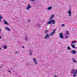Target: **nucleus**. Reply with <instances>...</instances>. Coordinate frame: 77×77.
<instances>
[{"instance_id":"f257e3e1","label":"nucleus","mask_w":77,"mask_h":77,"mask_svg":"<svg viewBox=\"0 0 77 77\" xmlns=\"http://www.w3.org/2000/svg\"><path fill=\"white\" fill-rule=\"evenodd\" d=\"M52 23L53 24H55V20H51L48 22L47 24H51Z\"/></svg>"},{"instance_id":"f03ea898","label":"nucleus","mask_w":77,"mask_h":77,"mask_svg":"<svg viewBox=\"0 0 77 77\" xmlns=\"http://www.w3.org/2000/svg\"><path fill=\"white\" fill-rule=\"evenodd\" d=\"M67 14H69V17H71V9H69V11L67 12Z\"/></svg>"},{"instance_id":"7ed1b4c3","label":"nucleus","mask_w":77,"mask_h":77,"mask_svg":"<svg viewBox=\"0 0 77 77\" xmlns=\"http://www.w3.org/2000/svg\"><path fill=\"white\" fill-rule=\"evenodd\" d=\"M50 35H49L48 34H46L44 37L45 39H46L48 38L49 37H50Z\"/></svg>"},{"instance_id":"20e7f679","label":"nucleus","mask_w":77,"mask_h":77,"mask_svg":"<svg viewBox=\"0 0 77 77\" xmlns=\"http://www.w3.org/2000/svg\"><path fill=\"white\" fill-rule=\"evenodd\" d=\"M59 35L60 38H62V39L63 38V33H62V32L60 33L59 34Z\"/></svg>"},{"instance_id":"39448f33","label":"nucleus","mask_w":77,"mask_h":77,"mask_svg":"<svg viewBox=\"0 0 77 77\" xmlns=\"http://www.w3.org/2000/svg\"><path fill=\"white\" fill-rule=\"evenodd\" d=\"M72 72H71V74H76V72L75 71L74 69H73L71 70Z\"/></svg>"},{"instance_id":"423d86ee","label":"nucleus","mask_w":77,"mask_h":77,"mask_svg":"<svg viewBox=\"0 0 77 77\" xmlns=\"http://www.w3.org/2000/svg\"><path fill=\"white\" fill-rule=\"evenodd\" d=\"M72 60L73 63H77V61L75 60V59H74V58H72Z\"/></svg>"},{"instance_id":"0eeeda50","label":"nucleus","mask_w":77,"mask_h":77,"mask_svg":"<svg viewBox=\"0 0 77 77\" xmlns=\"http://www.w3.org/2000/svg\"><path fill=\"white\" fill-rule=\"evenodd\" d=\"M33 61H34V63H35V64L37 65L38 64V63H37V61H36V59L35 58H33Z\"/></svg>"},{"instance_id":"6e6552de","label":"nucleus","mask_w":77,"mask_h":77,"mask_svg":"<svg viewBox=\"0 0 77 77\" xmlns=\"http://www.w3.org/2000/svg\"><path fill=\"white\" fill-rule=\"evenodd\" d=\"M56 31V29H54L53 32H52L50 34V36H52V35H54V33H55V31Z\"/></svg>"},{"instance_id":"1a4fd4ad","label":"nucleus","mask_w":77,"mask_h":77,"mask_svg":"<svg viewBox=\"0 0 77 77\" xmlns=\"http://www.w3.org/2000/svg\"><path fill=\"white\" fill-rule=\"evenodd\" d=\"M76 52H77L75 50H72L71 51V53H72V54H75L76 53Z\"/></svg>"},{"instance_id":"9d476101","label":"nucleus","mask_w":77,"mask_h":77,"mask_svg":"<svg viewBox=\"0 0 77 77\" xmlns=\"http://www.w3.org/2000/svg\"><path fill=\"white\" fill-rule=\"evenodd\" d=\"M32 53H33V51L32 50H30L29 54L30 56H32Z\"/></svg>"},{"instance_id":"9b49d317","label":"nucleus","mask_w":77,"mask_h":77,"mask_svg":"<svg viewBox=\"0 0 77 77\" xmlns=\"http://www.w3.org/2000/svg\"><path fill=\"white\" fill-rule=\"evenodd\" d=\"M53 17H54V15L52 14V15L51 16V17L49 18V20H51V19H52V18H53Z\"/></svg>"},{"instance_id":"f8f14e48","label":"nucleus","mask_w":77,"mask_h":77,"mask_svg":"<svg viewBox=\"0 0 77 77\" xmlns=\"http://www.w3.org/2000/svg\"><path fill=\"white\" fill-rule=\"evenodd\" d=\"M51 9H52V6H50V7H48L47 8L48 10V11H50V10H51Z\"/></svg>"},{"instance_id":"ddd939ff","label":"nucleus","mask_w":77,"mask_h":77,"mask_svg":"<svg viewBox=\"0 0 77 77\" xmlns=\"http://www.w3.org/2000/svg\"><path fill=\"white\" fill-rule=\"evenodd\" d=\"M4 23L7 25H9V24L6 22V20H4Z\"/></svg>"},{"instance_id":"4468645a","label":"nucleus","mask_w":77,"mask_h":77,"mask_svg":"<svg viewBox=\"0 0 77 77\" xmlns=\"http://www.w3.org/2000/svg\"><path fill=\"white\" fill-rule=\"evenodd\" d=\"M45 33V34H47L48 32V30H46L44 31Z\"/></svg>"},{"instance_id":"2eb2a0df","label":"nucleus","mask_w":77,"mask_h":77,"mask_svg":"<svg viewBox=\"0 0 77 77\" xmlns=\"http://www.w3.org/2000/svg\"><path fill=\"white\" fill-rule=\"evenodd\" d=\"M6 30H8V31H11V30L10 29H9L8 28V27H6Z\"/></svg>"},{"instance_id":"dca6fc26","label":"nucleus","mask_w":77,"mask_h":77,"mask_svg":"<svg viewBox=\"0 0 77 77\" xmlns=\"http://www.w3.org/2000/svg\"><path fill=\"white\" fill-rule=\"evenodd\" d=\"M69 34V32L68 31H66V35H68Z\"/></svg>"},{"instance_id":"f3484780","label":"nucleus","mask_w":77,"mask_h":77,"mask_svg":"<svg viewBox=\"0 0 77 77\" xmlns=\"http://www.w3.org/2000/svg\"><path fill=\"white\" fill-rule=\"evenodd\" d=\"M72 48H75V45H72Z\"/></svg>"},{"instance_id":"a211bd4d","label":"nucleus","mask_w":77,"mask_h":77,"mask_svg":"<svg viewBox=\"0 0 77 77\" xmlns=\"http://www.w3.org/2000/svg\"><path fill=\"white\" fill-rule=\"evenodd\" d=\"M67 50H71V48H70L68 46L67 47Z\"/></svg>"},{"instance_id":"6ab92c4d","label":"nucleus","mask_w":77,"mask_h":77,"mask_svg":"<svg viewBox=\"0 0 77 77\" xmlns=\"http://www.w3.org/2000/svg\"><path fill=\"white\" fill-rule=\"evenodd\" d=\"M4 49H6V48H7V46H4Z\"/></svg>"},{"instance_id":"aec40b11","label":"nucleus","mask_w":77,"mask_h":77,"mask_svg":"<svg viewBox=\"0 0 77 77\" xmlns=\"http://www.w3.org/2000/svg\"><path fill=\"white\" fill-rule=\"evenodd\" d=\"M26 9H29V4L28 5V6L26 8Z\"/></svg>"},{"instance_id":"412c9836","label":"nucleus","mask_w":77,"mask_h":77,"mask_svg":"<svg viewBox=\"0 0 77 77\" xmlns=\"http://www.w3.org/2000/svg\"><path fill=\"white\" fill-rule=\"evenodd\" d=\"M75 42H77L76 41H73L72 42V43L74 44V43H75Z\"/></svg>"},{"instance_id":"4be33fe9","label":"nucleus","mask_w":77,"mask_h":77,"mask_svg":"<svg viewBox=\"0 0 77 77\" xmlns=\"http://www.w3.org/2000/svg\"><path fill=\"white\" fill-rule=\"evenodd\" d=\"M74 74L73 75V77H75L76 76V73H74Z\"/></svg>"},{"instance_id":"5701e85b","label":"nucleus","mask_w":77,"mask_h":77,"mask_svg":"<svg viewBox=\"0 0 77 77\" xmlns=\"http://www.w3.org/2000/svg\"><path fill=\"white\" fill-rule=\"evenodd\" d=\"M2 17L1 15H0V21H1V19H2Z\"/></svg>"},{"instance_id":"b1692460","label":"nucleus","mask_w":77,"mask_h":77,"mask_svg":"<svg viewBox=\"0 0 77 77\" xmlns=\"http://www.w3.org/2000/svg\"><path fill=\"white\" fill-rule=\"evenodd\" d=\"M61 27H64L65 26V25L64 24H62L61 25Z\"/></svg>"},{"instance_id":"393cba45","label":"nucleus","mask_w":77,"mask_h":77,"mask_svg":"<svg viewBox=\"0 0 77 77\" xmlns=\"http://www.w3.org/2000/svg\"><path fill=\"white\" fill-rule=\"evenodd\" d=\"M26 41H27V36H26Z\"/></svg>"},{"instance_id":"a878e982","label":"nucleus","mask_w":77,"mask_h":77,"mask_svg":"<svg viewBox=\"0 0 77 77\" xmlns=\"http://www.w3.org/2000/svg\"><path fill=\"white\" fill-rule=\"evenodd\" d=\"M31 2H35V0H30Z\"/></svg>"},{"instance_id":"bb28decb","label":"nucleus","mask_w":77,"mask_h":77,"mask_svg":"<svg viewBox=\"0 0 77 77\" xmlns=\"http://www.w3.org/2000/svg\"><path fill=\"white\" fill-rule=\"evenodd\" d=\"M68 38V36H66L65 37V38Z\"/></svg>"},{"instance_id":"cd10ccee","label":"nucleus","mask_w":77,"mask_h":77,"mask_svg":"<svg viewBox=\"0 0 77 77\" xmlns=\"http://www.w3.org/2000/svg\"><path fill=\"white\" fill-rule=\"evenodd\" d=\"M37 25H38V26H40V25L39 24V23H38V24H37Z\"/></svg>"},{"instance_id":"c85d7f7f","label":"nucleus","mask_w":77,"mask_h":77,"mask_svg":"<svg viewBox=\"0 0 77 77\" xmlns=\"http://www.w3.org/2000/svg\"><path fill=\"white\" fill-rule=\"evenodd\" d=\"M30 8H31V6H30V5H29V8L30 9Z\"/></svg>"},{"instance_id":"c756f323","label":"nucleus","mask_w":77,"mask_h":77,"mask_svg":"<svg viewBox=\"0 0 77 77\" xmlns=\"http://www.w3.org/2000/svg\"><path fill=\"white\" fill-rule=\"evenodd\" d=\"M54 77H57V75H55L54 76Z\"/></svg>"},{"instance_id":"7c9ffc66","label":"nucleus","mask_w":77,"mask_h":77,"mask_svg":"<svg viewBox=\"0 0 77 77\" xmlns=\"http://www.w3.org/2000/svg\"><path fill=\"white\" fill-rule=\"evenodd\" d=\"M75 72H76V73H77V70H76V71H75Z\"/></svg>"},{"instance_id":"2f4dec72","label":"nucleus","mask_w":77,"mask_h":77,"mask_svg":"<svg viewBox=\"0 0 77 77\" xmlns=\"http://www.w3.org/2000/svg\"><path fill=\"white\" fill-rule=\"evenodd\" d=\"M0 39H2V36H0Z\"/></svg>"},{"instance_id":"473e14b6","label":"nucleus","mask_w":77,"mask_h":77,"mask_svg":"<svg viewBox=\"0 0 77 77\" xmlns=\"http://www.w3.org/2000/svg\"><path fill=\"white\" fill-rule=\"evenodd\" d=\"M22 48H24V46H23Z\"/></svg>"},{"instance_id":"72a5a7b5","label":"nucleus","mask_w":77,"mask_h":77,"mask_svg":"<svg viewBox=\"0 0 77 77\" xmlns=\"http://www.w3.org/2000/svg\"><path fill=\"white\" fill-rule=\"evenodd\" d=\"M8 72H11V71H9V70H8Z\"/></svg>"},{"instance_id":"f704fd0d","label":"nucleus","mask_w":77,"mask_h":77,"mask_svg":"<svg viewBox=\"0 0 77 77\" xmlns=\"http://www.w3.org/2000/svg\"><path fill=\"white\" fill-rule=\"evenodd\" d=\"M17 52H16L15 53H17Z\"/></svg>"},{"instance_id":"c9c22d12","label":"nucleus","mask_w":77,"mask_h":77,"mask_svg":"<svg viewBox=\"0 0 77 77\" xmlns=\"http://www.w3.org/2000/svg\"><path fill=\"white\" fill-rule=\"evenodd\" d=\"M0 50H1V48H0Z\"/></svg>"},{"instance_id":"e433bc0d","label":"nucleus","mask_w":77,"mask_h":77,"mask_svg":"<svg viewBox=\"0 0 77 77\" xmlns=\"http://www.w3.org/2000/svg\"><path fill=\"white\" fill-rule=\"evenodd\" d=\"M0 68H1V67H0Z\"/></svg>"}]
</instances>
